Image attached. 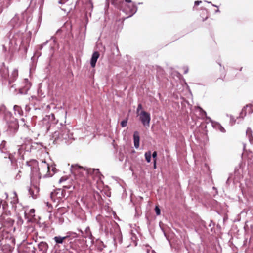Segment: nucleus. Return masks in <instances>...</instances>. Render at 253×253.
Listing matches in <instances>:
<instances>
[{"instance_id":"f257e3e1","label":"nucleus","mask_w":253,"mask_h":253,"mask_svg":"<svg viewBox=\"0 0 253 253\" xmlns=\"http://www.w3.org/2000/svg\"><path fill=\"white\" fill-rule=\"evenodd\" d=\"M100 230L106 235H110L115 242L121 243L122 235L118 224L111 218H107L100 222Z\"/></svg>"},{"instance_id":"f03ea898","label":"nucleus","mask_w":253,"mask_h":253,"mask_svg":"<svg viewBox=\"0 0 253 253\" xmlns=\"http://www.w3.org/2000/svg\"><path fill=\"white\" fill-rule=\"evenodd\" d=\"M0 119L4 120L7 123L6 135L9 137H13L19 128L18 121L3 105L0 106Z\"/></svg>"},{"instance_id":"7ed1b4c3","label":"nucleus","mask_w":253,"mask_h":253,"mask_svg":"<svg viewBox=\"0 0 253 253\" xmlns=\"http://www.w3.org/2000/svg\"><path fill=\"white\" fill-rule=\"evenodd\" d=\"M18 147V154L23 159L25 152L35 154L42 149L43 145L42 143L33 142L29 137H26L24 139L23 143Z\"/></svg>"},{"instance_id":"20e7f679","label":"nucleus","mask_w":253,"mask_h":253,"mask_svg":"<svg viewBox=\"0 0 253 253\" xmlns=\"http://www.w3.org/2000/svg\"><path fill=\"white\" fill-rule=\"evenodd\" d=\"M77 237V233L71 232H67L65 236H55L53 238L55 243L54 248H59L61 247V245H62L65 249L67 250H69L70 248H72V239Z\"/></svg>"},{"instance_id":"39448f33","label":"nucleus","mask_w":253,"mask_h":253,"mask_svg":"<svg viewBox=\"0 0 253 253\" xmlns=\"http://www.w3.org/2000/svg\"><path fill=\"white\" fill-rule=\"evenodd\" d=\"M61 129L60 131H55L53 134V138L54 139V142L57 143L58 141H65L67 144L71 143L74 140L73 134L70 132L69 129L67 128L66 126H62L60 127Z\"/></svg>"},{"instance_id":"423d86ee","label":"nucleus","mask_w":253,"mask_h":253,"mask_svg":"<svg viewBox=\"0 0 253 253\" xmlns=\"http://www.w3.org/2000/svg\"><path fill=\"white\" fill-rule=\"evenodd\" d=\"M12 32L10 31L9 38V50L11 48L15 45L18 44L24 45V40L23 39V33L20 31H17L12 36Z\"/></svg>"},{"instance_id":"0eeeda50","label":"nucleus","mask_w":253,"mask_h":253,"mask_svg":"<svg viewBox=\"0 0 253 253\" xmlns=\"http://www.w3.org/2000/svg\"><path fill=\"white\" fill-rule=\"evenodd\" d=\"M71 173L74 175H77L79 174H82L83 175H88L91 174L92 173L99 172L98 169H85L83 167L79 166L78 164L72 165L70 168Z\"/></svg>"},{"instance_id":"6e6552de","label":"nucleus","mask_w":253,"mask_h":253,"mask_svg":"<svg viewBox=\"0 0 253 253\" xmlns=\"http://www.w3.org/2000/svg\"><path fill=\"white\" fill-rule=\"evenodd\" d=\"M58 120L55 118L54 114L51 113L49 115H46L42 120L43 125L45 126L47 130H49L50 128L54 125H57V127L59 128L62 126V123L58 124Z\"/></svg>"},{"instance_id":"1a4fd4ad","label":"nucleus","mask_w":253,"mask_h":253,"mask_svg":"<svg viewBox=\"0 0 253 253\" xmlns=\"http://www.w3.org/2000/svg\"><path fill=\"white\" fill-rule=\"evenodd\" d=\"M22 23L23 21L20 19V16L18 14H15L14 17L9 22L6 28L11 31L13 29L19 27Z\"/></svg>"},{"instance_id":"9d476101","label":"nucleus","mask_w":253,"mask_h":253,"mask_svg":"<svg viewBox=\"0 0 253 253\" xmlns=\"http://www.w3.org/2000/svg\"><path fill=\"white\" fill-rule=\"evenodd\" d=\"M139 116V120L142 125L145 127L149 126L151 121L150 113L145 111H142Z\"/></svg>"},{"instance_id":"9b49d317","label":"nucleus","mask_w":253,"mask_h":253,"mask_svg":"<svg viewBox=\"0 0 253 253\" xmlns=\"http://www.w3.org/2000/svg\"><path fill=\"white\" fill-rule=\"evenodd\" d=\"M0 75L1 77L2 84H6L8 82L9 78V70L4 63L0 66Z\"/></svg>"},{"instance_id":"f8f14e48","label":"nucleus","mask_w":253,"mask_h":253,"mask_svg":"<svg viewBox=\"0 0 253 253\" xmlns=\"http://www.w3.org/2000/svg\"><path fill=\"white\" fill-rule=\"evenodd\" d=\"M18 70L16 69H15L13 71L10 77H9L8 79V85H9V87L10 90H12V88H14V90H16V89H15V84H12V83L16 80V79L18 77Z\"/></svg>"},{"instance_id":"ddd939ff","label":"nucleus","mask_w":253,"mask_h":253,"mask_svg":"<svg viewBox=\"0 0 253 253\" xmlns=\"http://www.w3.org/2000/svg\"><path fill=\"white\" fill-rule=\"evenodd\" d=\"M28 192L30 197L33 199H36L38 197L39 192V188L36 185L32 186L28 188Z\"/></svg>"},{"instance_id":"4468645a","label":"nucleus","mask_w":253,"mask_h":253,"mask_svg":"<svg viewBox=\"0 0 253 253\" xmlns=\"http://www.w3.org/2000/svg\"><path fill=\"white\" fill-rule=\"evenodd\" d=\"M50 197L54 202L56 201V199L59 200L63 198V193L61 192V189L52 192L50 194Z\"/></svg>"},{"instance_id":"2eb2a0df","label":"nucleus","mask_w":253,"mask_h":253,"mask_svg":"<svg viewBox=\"0 0 253 253\" xmlns=\"http://www.w3.org/2000/svg\"><path fill=\"white\" fill-rule=\"evenodd\" d=\"M0 152L3 154V157L4 158H6L9 152L7 146V142L5 140H2L0 144Z\"/></svg>"},{"instance_id":"dca6fc26","label":"nucleus","mask_w":253,"mask_h":253,"mask_svg":"<svg viewBox=\"0 0 253 253\" xmlns=\"http://www.w3.org/2000/svg\"><path fill=\"white\" fill-rule=\"evenodd\" d=\"M126 8L128 9L129 13V15L127 16V18L130 17L135 14L137 11L138 7L135 3H132L131 5H128L126 6Z\"/></svg>"},{"instance_id":"f3484780","label":"nucleus","mask_w":253,"mask_h":253,"mask_svg":"<svg viewBox=\"0 0 253 253\" xmlns=\"http://www.w3.org/2000/svg\"><path fill=\"white\" fill-rule=\"evenodd\" d=\"M25 85L23 87L19 89V92L21 94H26L31 87V84L28 80L25 79Z\"/></svg>"},{"instance_id":"a211bd4d","label":"nucleus","mask_w":253,"mask_h":253,"mask_svg":"<svg viewBox=\"0 0 253 253\" xmlns=\"http://www.w3.org/2000/svg\"><path fill=\"white\" fill-rule=\"evenodd\" d=\"M49 246L46 242L41 241L38 244V248L42 253H47Z\"/></svg>"},{"instance_id":"6ab92c4d","label":"nucleus","mask_w":253,"mask_h":253,"mask_svg":"<svg viewBox=\"0 0 253 253\" xmlns=\"http://www.w3.org/2000/svg\"><path fill=\"white\" fill-rule=\"evenodd\" d=\"M99 55V53L97 51H95L93 53L90 59V66L91 67L94 68L95 66Z\"/></svg>"},{"instance_id":"aec40b11","label":"nucleus","mask_w":253,"mask_h":253,"mask_svg":"<svg viewBox=\"0 0 253 253\" xmlns=\"http://www.w3.org/2000/svg\"><path fill=\"white\" fill-rule=\"evenodd\" d=\"M134 146L135 148L137 149L139 147L140 137L139 133L136 131L134 132L133 135Z\"/></svg>"},{"instance_id":"412c9836","label":"nucleus","mask_w":253,"mask_h":253,"mask_svg":"<svg viewBox=\"0 0 253 253\" xmlns=\"http://www.w3.org/2000/svg\"><path fill=\"white\" fill-rule=\"evenodd\" d=\"M41 167L42 169H47V173L44 176V177H51L52 176V174H51V173H50V168H51L50 167L48 164H47L45 161H42Z\"/></svg>"},{"instance_id":"4be33fe9","label":"nucleus","mask_w":253,"mask_h":253,"mask_svg":"<svg viewBox=\"0 0 253 253\" xmlns=\"http://www.w3.org/2000/svg\"><path fill=\"white\" fill-rule=\"evenodd\" d=\"M207 119L211 123V125L214 128L221 131V125L219 123L212 120L210 117H207Z\"/></svg>"},{"instance_id":"5701e85b","label":"nucleus","mask_w":253,"mask_h":253,"mask_svg":"<svg viewBox=\"0 0 253 253\" xmlns=\"http://www.w3.org/2000/svg\"><path fill=\"white\" fill-rule=\"evenodd\" d=\"M5 159L7 160L8 162H10L11 165L14 166L16 164L17 159L15 157L14 155L12 154H9L8 153V155H7L6 158Z\"/></svg>"},{"instance_id":"b1692460","label":"nucleus","mask_w":253,"mask_h":253,"mask_svg":"<svg viewBox=\"0 0 253 253\" xmlns=\"http://www.w3.org/2000/svg\"><path fill=\"white\" fill-rule=\"evenodd\" d=\"M84 237L85 238H88L91 240V242L93 241L94 237L93 236L89 227L86 228L85 230V235H84Z\"/></svg>"},{"instance_id":"393cba45","label":"nucleus","mask_w":253,"mask_h":253,"mask_svg":"<svg viewBox=\"0 0 253 253\" xmlns=\"http://www.w3.org/2000/svg\"><path fill=\"white\" fill-rule=\"evenodd\" d=\"M196 109L197 110H198V111L199 112V115H200L201 118H205L206 119V120H208L207 117H208L207 116L206 112L205 110H204L200 106H197L196 107Z\"/></svg>"},{"instance_id":"a878e982","label":"nucleus","mask_w":253,"mask_h":253,"mask_svg":"<svg viewBox=\"0 0 253 253\" xmlns=\"http://www.w3.org/2000/svg\"><path fill=\"white\" fill-rule=\"evenodd\" d=\"M15 114H18L20 116L23 115V111L21 107L18 105H15L13 107Z\"/></svg>"},{"instance_id":"bb28decb","label":"nucleus","mask_w":253,"mask_h":253,"mask_svg":"<svg viewBox=\"0 0 253 253\" xmlns=\"http://www.w3.org/2000/svg\"><path fill=\"white\" fill-rule=\"evenodd\" d=\"M31 34L32 33L31 31H29L28 34H26L25 36L23 35V39L24 40V44H29L31 38Z\"/></svg>"},{"instance_id":"cd10ccee","label":"nucleus","mask_w":253,"mask_h":253,"mask_svg":"<svg viewBox=\"0 0 253 253\" xmlns=\"http://www.w3.org/2000/svg\"><path fill=\"white\" fill-rule=\"evenodd\" d=\"M145 158L146 159V161L148 163H150L151 162V152L150 151H148L147 152H146L145 153Z\"/></svg>"},{"instance_id":"c85d7f7f","label":"nucleus","mask_w":253,"mask_h":253,"mask_svg":"<svg viewBox=\"0 0 253 253\" xmlns=\"http://www.w3.org/2000/svg\"><path fill=\"white\" fill-rule=\"evenodd\" d=\"M49 40H46L44 42H43L42 44H40V45H37L36 47V49H38L39 50L41 51L42 49V48H43V47L45 45H46L48 42H49Z\"/></svg>"},{"instance_id":"c756f323","label":"nucleus","mask_w":253,"mask_h":253,"mask_svg":"<svg viewBox=\"0 0 253 253\" xmlns=\"http://www.w3.org/2000/svg\"><path fill=\"white\" fill-rule=\"evenodd\" d=\"M5 222L7 223L8 226L10 227L13 225L14 220L10 218H8L5 220Z\"/></svg>"},{"instance_id":"7c9ffc66","label":"nucleus","mask_w":253,"mask_h":253,"mask_svg":"<svg viewBox=\"0 0 253 253\" xmlns=\"http://www.w3.org/2000/svg\"><path fill=\"white\" fill-rule=\"evenodd\" d=\"M246 134H247V135L248 136L249 139L250 141L251 142L252 140H253V137L252 135V130H251V128H248L247 129Z\"/></svg>"},{"instance_id":"2f4dec72","label":"nucleus","mask_w":253,"mask_h":253,"mask_svg":"<svg viewBox=\"0 0 253 253\" xmlns=\"http://www.w3.org/2000/svg\"><path fill=\"white\" fill-rule=\"evenodd\" d=\"M249 106L248 105L246 106V107H244L240 113V117L242 118H243L244 116H246V109Z\"/></svg>"},{"instance_id":"473e14b6","label":"nucleus","mask_w":253,"mask_h":253,"mask_svg":"<svg viewBox=\"0 0 253 253\" xmlns=\"http://www.w3.org/2000/svg\"><path fill=\"white\" fill-rule=\"evenodd\" d=\"M127 123V118H126L122 120L121 122V126L124 127L126 126Z\"/></svg>"},{"instance_id":"72a5a7b5","label":"nucleus","mask_w":253,"mask_h":253,"mask_svg":"<svg viewBox=\"0 0 253 253\" xmlns=\"http://www.w3.org/2000/svg\"><path fill=\"white\" fill-rule=\"evenodd\" d=\"M155 211L157 215H159L161 214V210L159 206H155Z\"/></svg>"},{"instance_id":"f704fd0d","label":"nucleus","mask_w":253,"mask_h":253,"mask_svg":"<svg viewBox=\"0 0 253 253\" xmlns=\"http://www.w3.org/2000/svg\"><path fill=\"white\" fill-rule=\"evenodd\" d=\"M87 6L89 8H90L91 11H92L93 6V3L91 2V0H88V2L87 3Z\"/></svg>"},{"instance_id":"c9c22d12","label":"nucleus","mask_w":253,"mask_h":253,"mask_svg":"<svg viewBox=\"0 0 253 253\" xmlns=\"http://www.w3.org/2000/svg\"><path fill=\"white\" fill-rule=\"evenodd\" d=\"M118 159L121 162L123 161L124 159V154L120 152L118 154Z\"/></svg>"},{"instance_id":"e433bc0d","label":"nucleus","mask_w":253,"mask_h":253,"mask_svg":"<svg viewBox=\"0 0 253 253\" xmlns=\"http://www.w3.org/2000/svg\"><path fill=\"white\" fill-rule=\"evenodd\" d=\"M35 209H31L29 211V214L30 216H31L32 217H34L35 216Z\"/></svg>"},{"instance_id":"4c0bfd02","label":"nucleus","mask_w":253,"mask_h":253,"mask_svg":"<svg viewBox=\"0 0 253 253\" xmlns=\"http://www.w3.org/2000/svg\"><path fill=\"white\" fill-rule=\"evenodd\" d=\"M151 157H152L153 161H157V152L155 151H154L151 154Z\"/></svg>"},{"instance_id":"58836bf2","label":"nucleus","mask_w":253,"mask_h":253,"mask_svg":"<svg viewBox=\"0 0 253 253\" xmlns=\"http://www.w3.org/2000/svg\"><path fill=\"white\" fill-rule=\"evenodd\" d=\"M34 55L36 56H37L38 57H40L42 55V53L41 51L39 50L38 49H36V51L35 52Z\"/></svg>"},{"instance_id":"ea45409f","label":"nucleus","mask_w":253,"mask_h":253,"mask_svg":"<svg viewBox=\"0 0 253 253\" xmlns=\"http://www.w3.org/2000/svg\"><path fill=\"white\" fill-rule=\"evenodd\" d=\"M20 173L21 171H19V172L16 174L15 177L16 180H19L21 177V175Z\"/></svg>"},{"instance_id":"a19ab883","label":"nucleus","mask_w":253,"mask_h":253,"mask_svg":"<svg viewBox=\"0 0 253 253\" xmlns=\"http://www.w3.org/2000/svg\"><path fill=\"white\" fill-rule=\"evenodd\" d=\"M71 188H72V185H64L63 187V189H65L66 190V189H70Z\"/></svg>"},{"instance_id":"79ce46f5","label":"nucleus","mask_w":253,"mask_h":253,"mask_svg":"<svg viewBox=\"0 0 253 253\" xmlns=\"http://www.w3.org/2000/svg\"><path fill=\"white\" fill-rule=\"evenodd\" d=\"M142 106L141 104L139 103L138 105V107L137 108V112L138 113L140 110L142 109Z\"/></svg>"},{"instance_id":"37998d69","label":"nucleus","mask_w":253,"mask_h":253,"mask_svg":"<svg viewBox=\"0 0 253 253\" xmlns=\"http://www.w3.org/2000/svg\"><path fill=\"white\" fill-rule=\"evenodd\" d=\"M201 3H202V1L197 0V1H195L194 6L193 8H194L195 6L199 5Z\"/></svg>"},{"instance_id":"c03bdc74","label":"nucleus","mask_w":253,"mask_h":253,"mask_svg":"<svg viewBox=\"0 0 253 253\" xmlns=\"http://www.w3.org/2000/svg\"><path fill=\"white\" fill-rule=\"evenodd\" d=\"M61 192L63 193V198H64L66 196V192L65 189L61 190Z\"/></svg>"},{"instance_id":"a18cd8bd","label":"nucleus","mask_w":253,"mask_h":253,"mask_svg":"<svg viewBox=\"0 0 253 253\" xmlns=\"http://www.w3.org/2000/svg\"><path fill=\"white\" fill-rule=\"evenodd\" d=\"M67 180V179L64 177H62L61 178H60V179H59V183H61L63 181H65Z\"/></svg>"},{"instance_id":"49530a36","label":"nucleus","mask_w":253,"mask_h":253,"mask_svg":"<svg viewBox=\"0 0 253 253\" xmlns=\"http://www.w3.org/2000/svg\"><path fill=\"white\" fill-rule=\"evenodd\" d=\"M68 0H60L58 1V3L61 4H63L67 2Z\"/></svg>"},{"instance_id":"de8ad7c7","label":"nucleus","mask_w":253,"mask_h":253,"mask_svg":"<svg viewBox=\"0 0 253 253\" xmlns=\"http://www.w3.org/2000/svg\"><path fill=\"white\" fill-rule=\"evenodd\" d=\"M184 74H187L188 72V68L187 67H184Z\"/></svg>"},{"instance_id":"09e8293b","label":"nucleus","mask_w":253,"mask_h":253,"mask_svg":"<svg viewBox=\"0 0 253 253\" xmlns=\"http://www.w3.org/2000/svg\"><path fill=\"white\" fill-rule=\"evenodd\" d=\"M51 168H52L51 170L52 171L53 173H51V174H52V176L55 172V170L56 169V168L55 167L52 166Z\"/></svg>"},{"instance_id":"8fccbe9b","label":"nucleus","mask_w":253,"mask_h":253,"mask_svg":"<svg viewBox=\"0 0 253 253\" xmlns=\"http://www.w3.org/2000/svg\"><path fill=\"white\" fill-rule=\"evenodd\" d=\"M153 168L154 169H156V161H153Z\"/></svg>"},{"instance_id":"3c124183","label":"nucleus","mask_w":253,"mask_h":253,"mask_svg":"<svg viewBox=\"0 0 253 253\" xmlns=\"http://www.w3.org/2000/svg\"><path fill=\"white\" fill-rule=\"evenodd\" d=\"M211 223H212V221H211V223L210 224H209V227L211 228V232H212V228L211 227Z\"/></svg>"},{"instance_id":"603ef678","label":"nucleus","mask_w":253,"mask_h":253,"mask_svg":"<svg viewBox=\"0 0 253 253\" xmlns=\"http://www.w3.org/2000/svg\"><path fill=\"white\" fill-rule=\"evenodd\" d=\"M125 1L127 3H132L131 0H125Z\"/></svg>"},{"instance_id":"864d4df0","label":"nucleus","mask_w":253,"mask_h":253,"mask_svg":"<svg viewBox=\"0 0 253 253\" xmlns=\"http://www.w3.org/2000/svg\"><path fill=\"white\" fill-rule=\"evenodd\" d=\"M161 229H162V231L163 232V233H164V234L165 236H166V233H165V232L164 230L162 228H161Z\"/></svg>"},{"instance_id":"5fc2aeb1","label":"nucleus","mask_w":253,"mask_h":253,"mask_svg":"<svg viewBox=\"0 0 253 253\" xmlns=\"http://www.w3.org/2000/svg\"><path fill=\"white\" fill-rule=\"evenodd\" d=\"M50 40H53V42H55V39L54 38V37H52L51 38V39H50Z\"/></svg>"},{"instance_id":"6e6d98bb","label":"nucleus","mask_w":253,"mask_h":253,"mask_svg":"<svg viewBox=\"0 0 253 253\" xmlns=\"http://www.w3.org/2000/svg\"><path fill=\"white\" fill-rule=\"evenodd\" d=\"M2 6H0V14H1V13L2 12Z\"/></svg>"},{"instance_id":"4d7b16f0","label":"nucleus","mask_w":253,"mask_h":253,"mask_svg":"<svg viewBox=\"0 0 253 253\" xmlns=\"http://www.w3.org/2000/svg\"><path fill=\"white\" fill-rule=\"evenodd\" d=\"M24 216H25V218H27V215L26 212H25V213H24Z\"/></svg>"},{"instance_id":"13d9d810","label":"nucleus","mask_w":253,"mask_h":253,"mask_svg":"<svg viewBox=\"0 0 253 253\" xmlns=\"http://www.w3.org/2000/svg\"><path fill=\"white\" fill-rule=\"evenodd\" d=\"M27 165L29 166H30V162H27Z\"/></svg>"},{"instance_id":"bf43d9fd","label":"nucleus","mask_w":253,"mask_h":253,"mask_svg":"<svg viewBox=\"0 0 253 253\" xmlns=\"http://www.w3.org/2000/svg\"><path fill=\"white\" fill-rule=\"evenodd\" d=\"M14 194H15V196L16 197V198H17V194L15 192H14ZM17 200H18V198H17V199H16V201H17Z\"/></svg>"},{"instance_id":"052dcab7","label":"nucleus","mask_w":253,"mask_h":253,"mask_svg":"<svg viewBox=\"0 0 253 253\" xmlns=\"http://www.w3.org/2000/svg\"><path fill=\"white\" fill-rule=\"evenodd\" d=\"M207 18H208V16H206L205 19H203V21H205Z\"/></svg>"},{"instance_id":"680f3d73","label":"nucleus","mask_w":253,"mask_h":253,"mask_svg":"<svg viewBox=\"0 0 253 253\" xmlns=\"http://www.w3.org/2000/svg\"><path fill=\"white\" fill-rule=\"evenodd\" d=\"M28 108V110L30 109L29 107L27 105L26 106V109H28L27 108Z\"/></svg>"},{"instance_id":"e2e57ef3","label":"nucleus","mask_w":253,"mask_h":253,"mask_svg":"<svg viewBox=\"0 0 253 253\" xmlns=\"http://www.w3.org/2000/svg\"><path fill=\"white\" fill-rule=\"evenodd\" d=\"M222 132H225V130L224 129L223 127L222 128Z\"/></svg>"},{"instance_id":"0e129e2a","label":"nucleus","mask_w":253,"mask_h":253,"mask_svg":"<svg viewBox=\"0 0 253 253\" xmlns=\"http://www.w3.org/2000/svg\"><path fill=\"white\" fill-rule=\"evenodd\" d=\"M213 189H215L216 190V192H217V190L214 187H213Z\"/></svg>"},{"instance_id":"69168bd1","label":"nucleus","mask_w":253,"mask_h":253,"mask_svg":"<svg viewBox=\"0 0 253 253\" xmlns=\"http://www.w3.org/2000/svg\"><path fill=\"white\" fill-rule=\"evenodd\" d=\"M5 195L6 196V197H8V194L7 193H5Z\"/></svg>"},{"instance_id":"338daca9","label":"nucleus","mask_w":253,"mask_h":253,"mask_svg":"<svg viewBox=\"0 0 253 253\" xmlns=\"http://www.w3.org/2000/svg\"><path fill=\"white\" fill-rule=\"evenodd\" d=\"M218 64L220 66H221V64L220 63H218Z\"/></svg>"},{"instance_id":"774afa93","label":"nucleus","mask_w":253,"mask_h":253,"mask_svg":"<svg viewBox=\"0 0 253 253\" xmlns=\"http://www.w3.org/2000/svg\"><path fill=\"white\" fill-rule=\"evenodd\" d=\"M218 11H219L218 9H217V10H216V12H218Z\"/></svg>"}]
</instances>
